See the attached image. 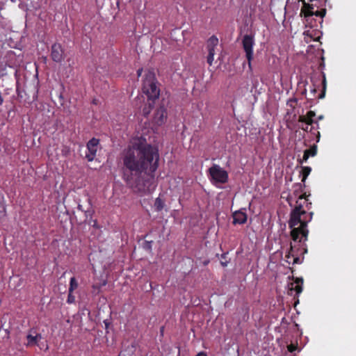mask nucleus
<instances>
[{
    "mask_svg": "<svg viewBox=\"0 0 356 356\" xmlns=\"http://www.w3.org/2000/svg\"><path fill=\"white\" fill-rule=\"evenodd\" d=\"M123 178L140 196L155 190V172L159 168V152L156 146L141 136L134 139L124 151Z\"/></svg>",
    "mask_w": 356,
    "mask_h": 356,
    "instance_id": "f257e3e1",
    "label": "nucleus"
},
{
    "mask_svg": "<svg viewBox=\"0 0 356 356\" xmlns=\"http://www.w3.org/2000/svg\"><path fill=\"white\" fill-rule=\"evenodd\" d=\"M297 204L290 213L289 227L291 229L290 235L295 242L302 243L303 253L307 252L305 242L308 240L309 229L308 223L312 220L313 212L307 215L306 211L302 209L303 206L298 201Z\"/></svg>",
    "mask_w": 356,
    "mask_h": 356,
    "instance_id": "f03ea898",
    "label": "nucleus"
},
{
    "mask_svg": "<svg viewBox=\"0 0 356 356\" xmlns=\"http://www.w3.org/2000/svg\"><path fill=\"white\" fill-rule=\"evenodd\" d=\"M157 81L154 72L148 71L145 74V77L143 83V92L147 97L148 106H145L143 109V114L145 117H147L149 114L152 105L150 101L154 103V100L157 99L160 95V89L157 86Z\"/></svg>",
    "mask_w": 356,
    "mask_h": 356,
    "instance_id": "7ed1b4c3",
    "label": "nucleus"
},
{
    "mask_svg": "<svg viewBox=\"0 0 356 356\" xmlns=\"http://www.w3.org/2000/svg\"><path fill=\"white\" fill-rule=\"evenodd\" d=\"M316 116V113L313 111H309L307 113L306 115H300L298 118L299 122H304L306 124L305 127H302V129L305 131H310L312 134V130L315 129L313 127L314 120V118ZM314 135H316V143H318L321 138V134L318 131L316 133L314 132Z\"/></svg>",
    "mask_w": 356,
    "mask_h": 356,
    "instance_id": "20e7f679",
    "label": "nucleus"
},
{
    "mask_svg": "<svg viewBox=\"0 0 356 356\" xmlns=\"http://www.w3.org/2000/svg\"><path fill=\"white\" fill-rule=\"evenodd\" d=\"M209 175L214 183L225 184L228 181V173L218 165L213 164L209 169Z\"/></svg>",
    "mask_w": 356,
    "mask_h": 356,
    "instance_id": "39448f33",
    "label": "nucleus"
},
{
    "mask_svg": "<svg viewBox=\"0 0 356 356\" xmlns=\"http://www.w3.org/2000/svg\"><path fill=\"white\" fill-rule=\"evenodd\" d=\"M242 45L244 51L245 52V57L248 60V67L251 70L252 60L253 59V47L254 45V38L252 35H245L243 37Z\"/></svg>",
    "mask_w": 356,
    "mask_h": 356,
    "instance_id": "423d86ee",
    "label": "nucleus"
},
{
    "mask_svg": "<svg viewBox=\"0 0 356 356\" xmlns=\"http://www.w3.org/2000/svg\"><path fill=\"white\" fill-rule=\"evenodd\" d=\"M218 44V39L216 36L212 35L209 38L207 44L208 56L207 58V63L209 65H212L216 54V49Z\"/></svg>",
    "mask_w": 356,
    "mask_h": 356,
    "instance_id": "0eeeda50",
    "label": "nucleus"
},
{
    "mask_svg": "<svg viewBox=\"0 0 356 356\" xmlns=\"http://www.w3.org/2000/svg\"><path fill=\"white\" fill-rule=\"evenodd\" d=\"M303 6L301 8L300 15L303 16L307 21L308 19L314 15L319 17V10L314 11L313 9L314 7L318 8L321 5L318 3H308L302 0Z\"/></svg>",
    "mask_w": 356,
    "mask_h": 356,
    "instance_id": "6e6552de",
    "label": "nucleus"
},
{
    "mask_svg": "<svg viewBox=\"0 0 356 356\" xmlns=\"http://www.w3.org/2000/svg\"><path fill=\"white\" fill-rule=\"evenodd\" d=\"M167 110L164 105H160L155 110L153 115V123L157 126H161L166 122Z\"/></svg>",
    "mask_w": 356,
    "mask_h": 356,
    "instance_id": "1a4fd4ad",
    "label": "nucleus"
},
{
    "mask_svg": "<svg viewBox=\"0 0 356 356\" xmlns=\"http://www.w3.org/2000/svg\"><path fill=\"white\" fill-rule=\"evenodd\" d=\"M51 58L56 63H60L64 60V49L61 44L55 43L51 46Z\"/></svg>",
    "mask_w": 356,
    "mask_h": 356,
    "instance_id": "9d476101",
    "label": "nucleus"
},
{
    "mask_svg": "<svg viewBox=\"0 0 356 356\" xmlns=\"http://www.w3.org/2000/svg\"><path fill=\"white\" fill-rule=\"evenodd\" d=\"M245 209L236 211L233 213V224L243 225L247 222L248 216L245 212Z\"/></svg>",
    "mask_w": 356,
    "mask_h": 356,
    "instance_id": "9b49d317",
    "label": "nucleus"
},
{
    "mask_svg": "<svg viewBox=\"0 0 356 356\" xmlns=\"http://www.w3.org/2000/svg\"><path fill=\"white\" fill-rule=\"evenodd\" d=\"M317 145H313L310 148L304 151V154L302 159H298L299 163L302 164L303 161H307L310 156H315L317 154Z\"/></svg>",
    "mask_w": 356,
    "mask_h": 356,
    "instance_id": "f8f14e48",
    "label": "nucleus"
},
{
    "mask_svg": "<svg viewBox=\"0 0 356 356\" xmlns=\"http://www.w3.org/2000/svg\"><path fill=\"white\" fill-rule=\"evenodd\" d=\"M295 284L291 283L289 286V290L293 291L294 290L296 291V295H299L302 291V284H303V279L302 277H296L295 279Z\"/></svg>",
    "mask_w": 356,
    "mask_h": 356,
    "instance_id": "ddd939ff",
    "label": "nucleus"
},
{
    "mask_svg": "<svg viewBox=\"0 0 356 356\" xmlns=\"http://www.w3.org/2000/svg\"><path fill=\"white\" fill-rule=\"evenodd\" d=\"M42 339V336L40 334H37L35 336H33L31 334H29L26 336L27 343L26 346H33L38 345V341Z\"/></svg>",
    "mask_w": 356,
    "mask_h": 356,
    "instance_id": "4468645a",
    "label": "nucleus"
},
{
    "mask_svg": "<svg viewBox=\"0 0 356 356\" xmlns=\"http://www.w3.org/2000/svg\"><path fill=\"white\" fill-rule=\"evenodd\" d=\"M99 142V139H97L95 138H92L90 139V161L93 160L94 157L96 155L98 149Z\"/></svg>",
    "mask_w": 356,
    "mask_h": 356,
    "instance_id": "2eb2a0df",
    "label": "nucleus"
},
{
    "mask_svg": "<svg viewBox=\"0 0 356 356\" xmlns=\"http://www.w3.org/2000/svg\"><path fill=\"white\" fill-rule=\"evenodd\" d=\"M86 213L87 211H81V212H76V215H75V218L76 220V222L79 225L85 224L86 222Z\"/></svg>",
    "mask_w": 356,
    "mask_h": 356,
    "instance_id": "dca6fc26",
    "label": "nucleus"
},
{
    "mask_svg": "<svg viewBox=\"0 0 356 356\" xmlns=\"http://www.w3.org/2000/svg\"><path fill=\"white\" fill-rule=\"evenodd\" d=\"M293 252V247L291 244L288 253L286 254V257L287 259H290L291 258H293V264H298L300 261V258L297 255L295 256Z\"/></svg>",
    "mask_w": 356,
    "mask_h": 356,
    "instance_id": "f3484780",
    "label": "nucleus"
},
{
    "mask_svg": "<svg viewBox=\"0 0 356 356\" xmlns=\"http://www.w3.org/2000/svg\"><path fill=\"white\" fill-rule=\"evenodd\" d=\"M312 168L309 166H303L301 168L300 174L302 175V181L305 182L307 177L309 175Z\"/></svg>",
    "mask_w": 356,
    "mask_h": 356,
    "instance_id": "a211bd4d",
    "label": "nucleus"
},
{
    "mask_svg": "<svg viewBox=\"0 0 356 356\" xmlns=\"http://www.w3.org/2000/svg\"><path fill=\"white\" fill-rule=\"evenodd\" d=\"M6 214V205L4 203V197L0 191V218L4 217Z\"/></svg>",
    "mask_w": 356,
    "mask_h": 356,
    "instance_id": "6ab92c4d",
    "label": "nucleus"
},
{
    "mask_svg": "<svg viewBox=\"0 0 356 356\" xmlns=\"http://www.w3.org/2000/svg\"><path fill=\"white\" fill-rule=\"evenodd\" d=\"M154 206L156 211H161L164 208V201L160 197H157L154 201Z\"/></svg>",
    "mask_w": 356,
    "mask_h": 356,
    "instance_id": "aec40b11",
    "label": "nucleus"
},
{
    "mask_svg": "<svg viewBox=\"0 0 356 356\" xmlns=\"http://www.w3.org/2000/svg\"><path fill=\"white\" fill-rule=\"evenodd\" d=\"M322 85H323V89L321 92L318 95V99H323L325 95V90H326V78L325 74H323V79L322 81Z\"/></svg>",
    "mask_w": 356,
    "mask_h": 356,
    "instance_id": "412c9836",
    "label": "nucleus"
},
{
    "mask_svg": "<svg viewBox=\"0 0 356 356\" xmlns=\"http://www.w3.org/2000/svg\"><path fill=\"white\" fill-rule=\"evenodd\" d=\"M78 287V283L74 277L70 279L69 292H72L74 289Z\"/></svg>",
    "mask_w": 356,
    "mask_h": 356,
    "instance_id": "4be33fe9",
    "label": "nucleus"
},
{
    "mask_svg": "<svg viewBox=\"0 0 356 356\" xmlns=\"http://www.w3.org/2000/svg\"><path fill=\"white\" fill-rule=\"evenodd\" d=\"M92 227H93V229H94L93 234H94L95 237H96L97 238H99L100 236L101 230H100V228L97 226V222L95 220L94 221V224L92 225Z\"/></svg>",
    "mask_w": 356,
    "mask_h": 356,
    "instance_id": "5701e85b",
    "label": "nucleus"
},
{
    "mask_svg": "<svg viewBox=\"0 0 356 356\" xmlns=\"http://www.w3.org/2000/svg\"><path fill=\"white\" fill-rule=\"evenodd\" d=\"M86 31V29L85 28V26L83 27V34L85 35L86 38H88L87 36V33H85ZM81 46L83 49H87L88 48V42H87V38H82V40L81 42Z\"/></svg>",
    "mask_w": 356,
    "mask_h": 356,
    "instance_id": "b1692460",
    "label": "nucleus"
},
{
    "mask_svg": "<svg viewBox=\"0 0 356 356\" xmlns=\"http://www.w3.org/2000/svg\"><path fill=\"white\" fill-rule=\"evenodd\" d=\"M298 349V343H291V344L287 346V350L290 353H293Z\"/></svg>",
    "mask_w": 356,
    "mask_h": 356,
    "instance_id": "393cba45",
    "label": "nucleus"
},
{
    "mask_svg": "<svg viewBox=\"0 0 356 356\" xmlns=\"http://www.w3.org/2000/svg\"><path fill=\"white\" fill-rule=\"evenodd\" d=\"M15 79H16V86H17V88H16V91L17 92V95H19V75L18 74V71L16 70L15 72Z\"/></svg>",
    "mask_w": 356,
    "mask_h": 356,
    "instance_id": "a878e982",
    "label": "nucleus"
},
{
    "mask_svg": "<svg viewBox=\"0 0 356 356\" xmlns=\"http://www.w3.org/2000/svg\"><path fill=\"white\" fill-rule=\"evenodd\" d=\"M152 241H145L144 245H143L144 248L147 250H151V249H152Z\"/></svg>",
    "mask_w": 356,
    "mask_h": 356,
    "instance_id": "bb28decb",
    "label": "nucleus"
},
{
    "mask_svg": "<svg viewBox=\"0 0 356 356\" xmlns=\"http://www.w3.org/2000/svg\"><path fill=\"white\" fill-rule=\"evenodd\" d=\"M71 293L72 292H69V295H68V297H67V302H69V303H72V302H74V296H73L71 294Z\"/></svg>",
    "mask_w": 356,
    "mask_h": 356,
    "instance_id": "cd10ccee",
    "label": "nucleus"
},
{
    "mask_svg": "<svg viewBox=\"0 0 356 356\" xmlns=\"http://www.w3.org/2000/svg\"><path fill=\"white\" fill-rule=\"evenodd\" d=\"M309 1L312 2V3H317L316 2L319 1V4L323 5L326 3L327 0H309Z\"/></svg>",
    "mask_w": 356,
    "mask_h": 356,
    "instance_id": "c85d7f7f",
    "label": "nucleus"
},
{
    "mask_svg": "<svg viewBox=\"0 0 356 356\" xmlns=\"http://www.w3.org/2000/svg\"><path fill=\"white\" fill-rule=\"evenodd\" d=\"M5 336L3 337V339H10V330L8 329L4 330Z\"/></svg>",
    "mask_w": 356,
    "mask_h": 356,
    "instance_id": "c756f323",
    "label": "nucleus"
},
{
    "mask_svg": "<svg viewBox=\"0 0 356 356\" xmlns=\"http://www.w3.org/2000/svg\"><path fill=\"white\" fill-rule=\"evenodd\" d=\"M319 17H323L325 14H326V9L325 8H322L319 10Z\"/></svg>",
    "mask_w": 356,
    "mask_h": 356,
    "instance_id": "7c9ffc66",
    "label": "nucleus"
},
{
    "mask_svg": "<svg viewBox=\"0 0 356 356\" xmlns=\"http://www.w3.org/2000/svg\"><path fill=\"white\" fill-rule=\"evenodd\" d=\"M307 195L306 193H304L301 194L300 195H299L298 200L305 199L306 201H307Z\"/></svg>",
    "mask_w": 356,
    "mask_h": 356,
    "instance_id": "2f4dec72",
    "label": "nucleus"
},
{
    "mask_svg": "<svg viewBox=\"0 0 356 356\" xmlns=\"http://www.w3.org/2000/svg\"><path fill=\"white\" fill-rule=\"evenodd\" d=\"M86 146L87 149L89 150V141L86 143ZM86 158H87L89 161V152L86 153Z\"/></svg>",
    "mask_w": 356,
    "mask_h": 356,
    "instance_id": "473e14b6",
    "label": "nucleus"
},
{
    "mask_svg": "<svg viewBox=\"0 0 356 356\" xmlns=\"http://www.w3.org/2000/svg\"><path fill=\"white\" fill-rule=\"evenodd\" d=\"M296 186H298L300 189H302V187H305V184H304L303 185H302L301 184L298 183V184H295Z\"/></svg>",
    "mask_w": 356,
    "mask_h": 356,
    "instance_id": "72a5a7b5",
    "label": "nucleus"
},
{
    "mask_svg": "<svg viewBox=\"0 0 356 356\" xmlns=\"http://www.w3.org/2000/svg\"><path fill=\"white\" fill-rule=\"evenodd\" d=\"M323 118H324V116H323V115H318V116L317 117V119H316V121H318H318H320V120H322Z\"/></svg>",
    "mask_w": 356,
    "mask_h": 356,
    "instance_id": "f704fd0d",
    "label": "nucleus"
},
{
    "mask_svg": "<svg viewBox=\"0 0 356 356\" xmlns=\"http://www.w3.org/2000/svg\"><path fill=\"white\" fill-rule=\"evenodd\" d=\"M142 72H143V69L142 68H140L137 70V74L138 76H140L142 74Z\"/></svg>",
    "mask_w": 356,
    "mask_h": 356,
    "instance_id": "c9c22d12",
    "label": "nucleus"
},
{
    "mask_svg": "<svg viewBox=\"0 0 356 356\" xmlns=\"http://www.w3.org/2000/svg\"><path fill=\"white\" fill-rule=\"evenodd\" d=\"M196 356H207V355L206 353L200 352Z\"/></svg>",
    "mask_w": 356,
    "mask_h": 356,
    "instance_id": "e433bc0d",
    "label": "nucleus"
},
{
    "mask_svg": "<svg viewBox=\"0 0 356 356\" xmlns=\"http://www.w3.org/2000/svg\"><path fill=\"white\" fill-rule=\"evenodd\" d=\"M63 154H66L67 152H69V149H67L66 147H65V148L62 150Z\"/></svg>",
    "mask_w": 356,
    "mask_h": 356,
    "instance_id": "4c0bfd02",
    "label": "nucleus"
},
{
    "mask_svg": "<svg viewBox=\"0 0 356 356\" xmlns=\"http://www.w3.org/2000/svg\"><path fill=\"white\" fill-rule=\"evenodd\" d=\"M314 124H315V127H316V129H319V124L318 121L314 120Z\"/></svg>",
    "mask_w": 356,
    "mask_h": 356,
    "instance_id": "58836bf2",
    "label": "nucleus"
},
{
    "mask_svg": "<svg viewBox=\"0 0 356 356\" xmlns=\"http://www.w3.org/2000/svg\"><path fill=\"white\" fill-rule=\"evenodd\" d=\"M77 209H78L77 211H79V212H81V211H83L81 208V205H80V204L78 205Z\"/></svg>",
    "mask_w": 356,
    "mask_h": 356,
    "instance_id": "ea45409f",
    "label": "nucleus"
},
{
    "mask_svg": "<svg viewBox=\"0 0 356 356\" xmlns=\"http://www.w3.org/2000/svg\"><path fill=\"white\" fill-rule=\"evenodd\" d=\"M98 102H99V101H98V99H92V104H98Z\"/></svg>",
    "mask_w": 356,
    "mask_h": 356,
    "instance_id": "a19ab883",
    "label": "nucleus"
},
{
    "mask_svg": "<svg viewBox=\"0 0 356 356\" xmlns=\"http://www.w3.org/2000/svg\"><path fill=\"white\" fill-rule=\"evenodd\" d=\"M316 88H314L312 90V92H313L314 94H315L316 92Z\"/></svg>",
    "mask_w": 356,
    "mask_h": 356,
    "instance_id": "79ce46f5",
    "label": "nucleus"
},
{
    "mask_svg": "<svg viewBox=\"0 0 356 356\" xmlns=\"http://www.w3.org/2000/svg\"><path fill=\"white\" fill-rule=\"evenodd\" d=\"M221 264H222V266H227V262L221 261Z\"/></svg>",
    "mask_w": 356,
    "mask_h": 356,
    "instance_id": "37998d69",
    "label": "nucleus"
},
{
    "mask_svg": "<svg viewBox=\"0 0 356 356\" xmlns=\"http://www.w3.org/2000/svg\"><path fill=\"white\" fill-rule=\"evenodd\" d=\"M163 330H164V327H161V330H160V332H161V334H163Z\"/></svg>",
    "mask_w": 356,
    "mask_h": 356,
    "instance_id": "c03bdc74",
    "label": "nucleus"
},
{
    "mask_svg": "<svg viewBox=\"0 0 356 356\" xmlns=\"http://www.w3.org/2000/svg\"><path fill=\"white\" fill-rule=\"evenodd\" d=\"M12 111H13L10 110V111L8 112V115H10Z\"/></svg>",
    "mask_w": 356,
    "mask_h": 356,
    "instance_id": "a18cd8bd",
    "label": "nucleus"
},
{
    "mask_svg": "<svg viewBox=\"0 0 356 356\" xmlns=\"http://www.w3.org/2000/svg\"><path fill=\"white\" fill-rule=\"evenodd\" d=\"M9 54H14V52H13V51H9Z\"/></svg>",
    "mask_w": 356,
    "mask_h": 356,
    "instance_id": "49530a36",
    "label": "nucleus"
}]
</instances>
